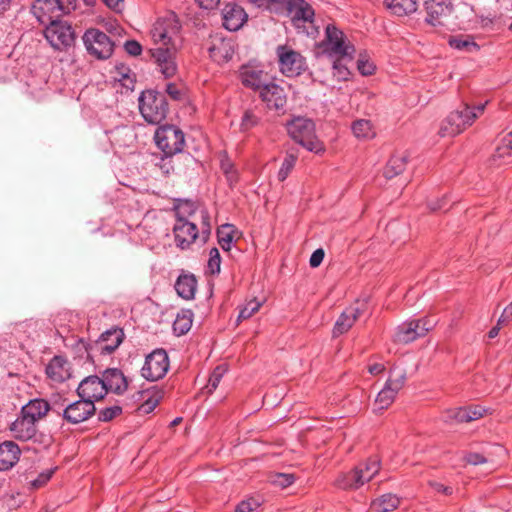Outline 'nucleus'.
<instances>
[{"instance_id": "nucleus-1", "label": "nucleus", "mask_w": 512, "mask_h": 512, "mask_svg": "<svg viewBox=\"0 0 512 512\" xmlns=\"http://www.w3.org/2000/svg\"><path fill=\"white\" fill-rule=\"evenodd\" d=\"M290 137L310 152L319 154L325 150L315 134V124L311 119L296 117L287 124Z\"/></svg>"}, {"instance_id": "nucleus-2", "label": "nucleus", "mask_w": 512, "mask_h": 512, "mask_svg": "<svg viewBox=\"0 0 512 512\" xmlns=\"http://www.w3.org/2000/svg\"><path fill=\"white\" fill-rule=\"evenodd\" d=\"M139 111L147 123L159 124L167 116L168 103L166 96L153 89L141 92L139 98Z\"/></svg>"}, {"instance_id": "nucleus-3", "label": "nucleus", "mask_w": 512, "mask_h": 512, "mask_svg": "<svg viewBox=\"0 0 512 512\" xmlns=\"http://www.w3.org/2000/svg\"><path fill=\"white\" fill-rule=\"evenodd\" d=\"M157 147L166 157L182 152L185 145L183 131L175 125H163L157 128L154 135Z\"/></svg>"}, {"instance_id": "nucleus-4", "label": "nucleus", "mask_w": 512, "mask_h": 512, "mask_svg": "<svg viewBox=\"0 0 512 512\" xmlns=\"http://www.w3.org/2000/svg\"><path fill=\"white\" fill-rule=\"evenodd\" d=\"M279 71L286 77H297L307 68L306 58L288 45H279L276 48Z\"/></svg>"}, {"instance_id": "nucleus-5", "label": "nucleus", "mask_w": 512, "mask_h": 512, "mask_svg": "<svg viewBox=\"0 0 512 512\" xmlns=\"http://www.w3.org/2000/svg\"><path fill=\"white\" fill-rule=\"evenodd\" d=\"M44 36L50 45L58 51H67L76 40L75 31L71 24L60 19L45 27Z\"/></svg>"}, {"instance_id": "nucleus-6", "label": "nucleus", "mask_w": 512, "mask_h": 512, "mask_svg": "<svg viewBox=\"0 0 512 512\" xmlns=\"http://www.w3.org/2000/svg\"><path fill=\"white\" fill-rule=\"evenodd\" d=\"M435 325L436 321L429 317L407 320L396 328L393 340L396 343H411L420 337H424Z\"/></svg>"}, {"instance_id": "nucleus-7", "label": "nucleus", "mask_w": 512, "mask_h": 512, "mask_svg": "<svg viewBox=\"0 0 512 512\" xmlns=\"http://www.w3.org/2000/svg\"><path fill=\"white\" fill-rule=\"evenodd\" d=\"M323 53L330 57L344 58L352 57L354 47L345 42L344 33L335 25L328 24L325 28V39L321 45Z\"/></svg>"}, {"instance_id": "nucleus-8", "label": "nucleus", "mask_w": 512, "mask_h": 512, "mask_svg": "<svg viewBox=\"0 0 512 512\" xmlns=\"http://www.w3.org/2000/svg\"><path fill=\"white\" fill-rule=\"evenodd\" d=\"M82 39L88 53L97 59H108L114 51L110 37L99 29L86 30Z\"/></svg>"}, {"instance_id": "nucleus-9", "label": "nucleus", "mask_w": 512, "mask_h": 512, "mask_svg": "<svg viewBox=\"0 0 512 512\" xmlns=\"http://www.w3.org/2000/svg\"><path fill=\"white\" fill-rule=\"evenodd\" d=\"M124 332L119 327H113L103 332L93 346L88 347L83 339L77 341V347L84 349L90 358V350H95L102 355L113 353L123 342Z\"/></svg>"}, {"instance_id": "nucleus-10", "label": "nucleus", "mask_w": 512, "mask_h": 512, "mask_svg": "<svg viewBox=\"0 0 512 512\" xmlns=\"http://www.w3.org/2000/svg\"><path fill=\"white\" fill-rule=\"evenodd\" d=\"M238 76L245 88L257 92L271 81V76L264 70L263 65L255 61L241 65Z\"/></svg>"}, {"instance_id": "nucleus-11", "label": "nucleus", "mask_w": 512, "mask_h": 512, "mask_svg": "<svg viewBox=\"0 0 512 512\" xmlns=\"http://www.w3.org/2000/svg\"><path fill=\"white\" fill-rule=\"evenodd\" d=\"M169 357L164 349H155L146 356L141 375L148 381L162 379L169 370Z\"/></svg>"}, {"instance_id": "nucleus-12", "label": "nucleus", "mask_w": 512, "mask_h": 512, "mask_svg": "<svg viewBox=\"0 0 512 512\" xmlns=\"http://www.w3.org/2000/svg\"><path fill=\"white\" fill-rule=\"evenodd\" d=\"M181 25L175 13H169L165 17L159 18L151 29V37L155 44L161 43L163 46L174 45L173 37L180 31Z\"/></svg>"}, {"instance_id": "nucleus-13", "label": "nucleus", "mask_w": 512, "mask_h": 512, "mask_svg": "<svg viewBox=\"0 0 512 512\" xmlns=\"http://www.w3.org/2000/svg\"><path fill=\"white\" fill-rule=\"evenodd\" d=\"M150 53L157 70L164 76V78L169 79L177 74V49L175 45L152 48L150 49Z\"/></svg>"}, {"instance_id": "nucleus-14", "label": "nucleus", "mask_w": 512, "mask_h": 512, "mask_svg": "<svg viewBox=\"0 0 512 512\" xmlns=\"http://www.w3.org/2000/svg\"><path fill=\"white\" fill-rule=\"evenodd\" d=\"M96 412L95 404L92 400L80 398L66 406L63 410V420L69 424H80L91 418Z\"/></svg>"}, {"instance_id": "nucleus-15", "label": "nucleus", "mask_w": 512, "mask_h": 512, "mask_svg": "<svg viewBox=\"0 0 512 512\" xmlns=\"http://www.w3.org/2000/svg\"><path fill=\"white\" fill-rule=\"evenodd\" d=\"M488 409L480 406H467L447 409L443 412L442 420L447 424L469 423L482 418Z\"/></svg>"}, {"instance_id": "nucleus-16", "label": "nucleus", "mask_w": 512, "mask_h": 512, "mask_svg": "<svg viewBox=\"0 0 512 512\" xmlns=\"http://www.w3.org/2000/svg\"><path fill=\"white\" fill-rule=\"evenodd\" d=\"M424 8L425 21L432 26H439L453 12V3L452 0H427Z\"/></svg>"}, {"instance_id": "nucleus-17", "label": "nucleus", "mask_w": 512, "mask_h": 512, "mask_svg": "<svg viewBox=\"0 0 512 512\" xmlns=\"http://www.w3.org/2000/svg\"><path fill=\"white\" fill-rule=\"evenodd\" d=\"M106 386L102 382V378L97 375H91L84 378L77 388V394L80 398L96 401L102 400L107 395Z\"/></svg>"}, {"instance_id": "nucleus-18", "label": "nucleus", "mask_w": 512, "mask_h": 512, "mask_svg": "<svg viewBox=\"0 0 512 512\" xmlns=\"http://www.w3.org/2000/svg\"><path fill=\"white\" fill-rule=\"evenodd\" d=\"M404 383L405 375L403 373L397 374L395 377L390 376L376 397L375 405L377 409H387L395 400L397 393L404 386Z\"/></svg>"}, {"instance_id": "nucleus-19", "label": "nucleus", "mask_w": 512, "mask_h": 512, "mask_svg": "<svg viewBox=\"0 0 512 512\" xmlns=\"http://www.w3.org/2000/svg\"><path fill=\"white\" fill-rule=\"evenodd\" d=\"M175 244L178 248L185 250L193 244L199 233L196 224L190 221L176 220L173 227Z\"/></svg>"}, {"instance_id": "nucleus-20", "label": "nucleus", "mask_w": 512, "mask_h": 512, "mask_svg": "<svg viewBox=\"0 0 512 512\" xmlns=\"http://www.w3.org/2000/svg\"><path fill=\"white\" fill-rule=\"evenodd\" d=\"M58 8L55 0H35L31 12L39 23L47 26L63 16Z\"/></svg>"}, {"instance_id": "nucleus-21", "label": "nucleus", "mask_w": 512, "mask_h": 512, "mask_svg": "<svg viewBox=\"0 0 512 512\" xmlns=\"http://www.w3.org/2000/svg\"><path fill=\"white\" fill-rule=\"evenodd\" d=\"M259 96L269 109L280 110L283 109L287 103L284 88L272 81L259 91Z\"/></svg>"}, {"instance_id": "nucleus-22", "label": "nucleus", "mask_w": 512, "mask_h": 512, "mask_svg": "<svg viewBox=\"0 0 512 512\" xmlns=\"http://www.w3.org/2000/svg\"><path fill=\"white\" fill-rule=\"evenodd\" d=\"M12 437L18 441L27 442L34 439L37 434V424L19 413L17 418L9 425Z\"/></svg>"}, {"instance_id": "nucleus-23", "label": "nucleus", "mask_w": 512, "mask_h": 512, "mask_svg": "<svg viewBox=\"0 0 512 512\" xmlns=\"http://www.w3.org/2000/svg\"><path fill=\"white\" fill-rule=\"evenodd\" d=\"M208 51L214 62L223 64L232 59L235 53V45L232 39L215 37Z\"/></svg>"}, {"instance_id": "nucleus-24", "label": "nucleus", "mask_w": 512, "mask_h": 512, "mask_svg": "<svg viewBox=\"0 0 512 512\" xmlns=\"http://www.w3.org/2000/svg\"><path fill=\"white\" fill-rule=\"evenodd\" d=\"M288 12L294 25L299 28L301 24L313 23L315 11L305 0H290Z\"/></svg>"}, {"instance_id": "nucleus-25", "label": "nucleus", "mask_w": 512, "mask_h": 512, "mask_svg": "<svg viewBox=\"0 0 512 512\" xmlns=\"http://www.w3.org/2000/svg\"><path fill=\"white\" fill-rule=\"evenodd\" d=\"M223 26L229 31L239 30L247 21L245 10L236 3H227L222 10Z\"/></svg>"}, {"instance_id": "nucleus-26", "label": "nucleus", "mask_w": 512, "mask_h": 512, "mask_svg": "<svg viewBox=\"0 0 512 512\" xmlns=\"http://www.w3.org/2000/svg\"><path fill=\"white\" fill-rule=\"evenodd\" d=\"M102 382L106 386L107 394L112 392L122 395L128 388V380L118 368H108L102 372Z\"/></svg>"}, {"instance_id": "nucleus-27", "label": "nucleus", "mask_w": 512, "mask_h": 512, "mask_svg": "<svg viewBox=\"0 0 512 512\" xmlns=\"http://www.w3.org/2000/svg\"><path fill=\"white\" fill-rule=\"evenodd\" d=\"M21 450L14 441L0 444V471L10 470L19 460Z\"/></svg>"}, {"instance_id": "nucleus-28", "label": "nucleus", "mask_w": 512, "mask_h": 512, "mask_svg": "<svg viewBox=\"0 0 512 512\" xmlns=\"http://www.w3.org/2000/svg\"><path fill=\"white\" fill-rule=\"evenodd\" d=\"M50 410V404L48 401L35 398L30 400L28 403L22 406L20 413L35 422L43 419Z\"/></svg>"}, {"instance_id": "nucleus-29", "label": "nucleus", "mask_w": 512, "mask_h": 512, "mask_svg": "<svg viewBox=\"0 0 512 512\" xmlns=\"http://www.w3.org/2000/svg\"><path fill=\"white\" fill-rule=\"evenodd\" d=\"M46 374L54 382H64L70 377L68 362L61 356H55L46 367Z\"/></svg>"}, {"instance_id": "nucleus-30", "label": "nucleus", "mask_w": 512, "mask_h": 512, "mask_svg": "<svg viewBox=\"0 0 512 512\" xmlns=\"http://www.w3.org/2000/svg\"><path fill=\"white\" fill-rule=\"evenodd\" d=\"M360 314L361 311L358 307L351 306L346 308L334 325L333 335L338 336L347 332L354 325Z\"/></svg>"}, {"instance_id": "nucleus-31", "label": "nucleus", "mask_w": 512, "mask_h": 512, "mask_svg": "<svg viewBox=\"0 0 512 512\" xmlns=\"http://www.w3.org/2000/svg\"><path fill=\"white\" fill-rule=\"evenodd\" d=\"M174 287L181 298L192 300L195 297L197 280L193 274H181L177 278Z\"/></svg>"}, {"instance_id": "nucleus-32", "label": "nucleus", "mask_w": 512, "mask_h": 512, "mask_svg": "<svg viewBox=\"0 0 512 512\" xmlns=\"http://www.w3.org/2000/svg\"><path fill=\"white\" fill-rule=\"evenodd\" d=\"M409 156L406 152L393 154L384 168V176L391 179L401 174L407 166Z\"/></svg>"}, {"instance_id": "nucleus-33", "label": "nucleus", "mask_w": 512, "mask_h": 512, "mask_svg": "<svg viewBox=\"0 0 512 512\" xmlns=\"http://www.w3.org/2000/svg\"><path fill=\"white\" fill-rule=\"evenodd\" d=\"M357 478L361 482V486L369 482L380 471V460L377 458H369L367 461L358 464L355 468Z\"/></svg>"}, {"instance_id": "nucleus-34", "label": "nucleus", "mask_w": 512, "mask_h": 512, "mask_svg": "<svg viewBox=\"0 0 512 512\" xmlns=\"http://www.w3.org/2000/svg\"><path fill=\"white\" fill-rule=\"evenodd\" d=\"M387 9L396 16H406L417 10L418 0H385Z\"/></svg>"}, {"instance_id": "nucleus-35", "label": "nucleus", "mask_w": 512, "mask_h": 512, "mask_svg": "<svg viewBox=\"0 0 512 512\" xmlns=\"http://www.w3.org/2000/svg\"><path fill=\"white\" fill-rule=\"evenodd\" d=\"M458 113H450L441 123L439 134L442 137H454L465 130L458 121Z\"/></svg>"}, {"instance_id": "nucleus-36", "label": "nucleus", "mask_w": 512, "mask_h": 512, "mask_svg": "<svg viewBox=\"0 0 512 512\" xmlns=\"http://www.w3.org/2000/svg\"><path fill=\"white\" fill-rule=\"evenodd\" d=\"M193 322V312L189 309L181 310L174 322H173V332L177 336L185 335L192 327Z\"/></svg>"}, {"instance_id": "nucleus-37", "label": "nucleus", "mask_w": 512, "mask_h": 512, "mask_svg": "<svg viewBox=\"0 0 512 512\" xmlns=\"http://www.w3.org/2000/svg\"><path fill=\"white\" fill-rule=\"evenodd\" d=\"M355 469L340 473L334 481L336 487L343 490H356L361 487V482L357 478Z\"/></svg>"}, {"instance_id": "nucleus-38", "label": "nucleus", "mask_w": 512, "mask_h": 512, "mask_svg": "<svg viewBox=\"0 0 512 512\" xmlns=\"http://www.w3.org/2000/svg\"><path fill=\"white\" fill-rule=\"evenodd\" d=\"M400 504V499L394 494H384L374 500L371 507L376 512H391Z\"/></svg>"}, {"instance_id": "nucleus-39", "label": "nucleus", "mask_w": 512, "mask_h": 512, "mask_svg": "<svg viewBox=\"0 0 512 512\" xmlns=\"http://www.w3.org/2000/svg\"><path fill=\"white\" fill-rule=\"evenodd\" d=\"M235 229L231 224H224L217 230L218 243L224 251H229L234 240Z\"/></svg>"}, {"instance_id": "nucleus-40", "label": "nucleus", "mask_w": 512, "mask_h": 512, "mask_svg": "<svg viewBox=\"0 0 512 512\" xmlns=\"http://www.w3.org/2000/svg\"><path fill=\"white\" fill-rule=\"evenodd\" d=\"M352 132L359 139H369L375 134L371 122L366 119L354 121L352 124Z\"/></svg>"}, {"instance_id": "nucleus-41", "label": "nucleus", "mask_w": 512, "mask_h": 512, "mask_svg": "<svg viewBox=\"0 0 512 512\" xmlns=\"http://www.w3.org/2000/svg\"><path fill=\"white\" fill-rule=\"evenodd\" d=\"M448 43L452 48L456 50H479V45L473 40L471 36L450 37Z\"/></svg>"}, {"instance_id": "nucleus-42", "label": "nucleus", "mask_w": 512, "mask_h": 512, "mask_svg": "<svg viewBox=\"0 0 512 512\" xmlns=\"http://www.w3.org/2000/svg\"><path fill=\"white\" fill-rule=\"evenodd\" d=\"M197 211V204L191 200H181L176 207V220L189 221Z\"/></svg>"}, {"instance_id": "nucleus-43", "label": "nucleus", "mask_w": 512, "mask_h": 512, "mask_svg": "<svg viewBox=\"0 0 512 512\" xmlns=\"http://www.w3.org/2000/svg\"><path fill=\"white\" fill-rule=\"evenodd\" d=\"M511 156L512 150H510L506 145L500 142V144L496 147L494 153L490 158L491 165L500 166L506 163L507 159H509Z\"/></svg>"}, {"instance_id": "nucleus-44", "label": "nucleus", "mask_w": 512, "mask_h": 512, "mask_svg": "<svg viewBox=\"0 0 512 512\" xmlns=\"http://www.w3.org/2000/svg\"><path fill=\"white\" fill-rule=\"evenodd\" d=\"M220 168H221L222 172L225 174L230 185L237 182V180H238L237 170L235 169L233 162L229 159V157L226 154H224L221 157Z\"/></svg>"}, {"instance_id": "nucleus-45", "label": "nucleus", "mask_w": 512, "mask_h": 512, "mask_svg": "<svg viewBox=\"0 0 512 512\" xmlns=\"http://www.w3.org/2000/svg\"><path fill=\"white\" fill-rule=\"evenodd\" d=\"M296 160H297V156L292 153H288L285 156V158L282 162V165L278 171V180L279 181L286 180V178L288 177V175L294 168Z\"/></svg>"}, {"instance_id": "nucleus-46", "label": "nucleus", "mask_w": 512, "mask_h": 512, "mask_svg": "<svg viewBox=\"0 0 512 512\" xmlns=\"http://www.w3.org/2000/svg\"><path fill=\"white\" fill-rule=\"evenodd\" d=\"M451 113H458V121L465 127L471 126L477 119V115L470 112V106L464 104L461 109L452 111Z\"/></svg>"}, {"instance_id": "nucleus-47", "label": "nucleus", "mask_w": 512, "mask_h": 512, "mask_svg": "<svg viewBox=\"0 0 512 512\" xmlns=\"http://www.w3.org/2000/svg\"><path fill=\"white\" fill-rule=\"evenodd\" d=\"M161 398V391H154L151 395L144 399L143 403L139 407V411L144 414L151 413L159 404Z\"/></svg>"}, {"instance_id": "nucleus-48", "label": "nucleus", "mask_w": 512, "mask_h": 512, "mask_svg": "<svg viewBox=\"0 0 512 512\" xmlns=\"http://www.w3.org/2000/svg\"><path fill=\"white\" fill-rule=\"evenodd\" d=\"M270 482L274 486L284 489L295 482V476L291 473H275L270 476Z\"/></svg>"}, {"instance_id": "nucleus-49", "label": "nucleus", "mask_w": 512, "mask_h": 512, "mask_svg": "<svg viewBox=\"0 0 512 512\" xmlns=\"http://www.w3.org/2000/svg\"><path fill=\"white\" fill-rule=\"evenodd\" d=\"M260 122V118L251 110H247L244 112L241 123L240 130L242 132H246L256 127Z\"/></svg>"}, {"instance_id": "nucleus-50", "label": "nucleus", "mask_w": 512, "mask_h": 512, "mask_svg": "<svg viewBox=\"0 0 512 512\" xmlns=\"http://www.w3.org/2000/svg\"><path fill=\"white\" fill-rule=\"evenodd\" d=\"M225 372L226 368L223 365H219L213 370L206 386L208 393H213L216 390Z\"/></svg>"}, {"instance_id": "nucleus-51", "label": "nucleus", "mask_w": 512, "mask_h": 512, "mask_svg": "<svg viewBox=\"0 0 512 512\" xmlns=\"http://www.w3.org/2000/svg\"><path fill=\"white\" fill-rule=\"evenodd\" d=\"M262 303L256 299L248 301L243 308H241L238 320H246L252 317L261 307Z\"/></svg>"}, {"instance_id": "nucleus-52", "label": "nucleus", "mask_w": 512, "mask_h": 512, "mask_svg": "<svg viewBox=\"0 0 512 512\" xmlns=\"http://www.w3.org/2000/svg\"><path fill=\"white\" fill-rule=\"evenodd\" d=\"M208 270L211 274H219L221 269V257L219 250L214 247L209 252V259L207 264Z\"/></svg>"}, {"instance_id": "nucleus-53", "label": "nucleus", "mask_w": 512, "mask_h": 512, "mask_svg": "<svg viewBox=\"0 0 512 512\" xmlns=\"http://www.w3.org/2000/svg\"><path fill=\"white\" fill-rule=\"evenodd\" d=\"M332 74L338 81L348 80L350 72L348 68L341 62V58H337L333 61Z\"/></svg>"}, {"instance_id": "nucleus-54", "label": "nucleus", "mask_w": 512, "mask_h": 512, "mask_svg": "<svg viewBox=\"0 0 512 512\" xmlns=\"http://www.w3.org/2000/svg\"><path fill=\"white\" fill-rule=\"evenodd\" d=\"M118 74V81L121 83V85L127 89L133 90L135 78L130 69L122 66L118 69Z\"/></svg>"}, {"instance_id": "nucleus-55", "label": "nucleus", "mask_w": 512, "mask_h": 512, "mask_svg": "<svg viewBox=\"0 0 512 512\" xmlns=\"http://www.w3.org/2000/svg\"><path fill=\"white\" fill-rule=\"evenodd\" d=\"M122 413V408L120 406H111L106 407L99 411L98 420L102 422H108L117 417Z\"/></svg>"}, {"instance_id": "nucleus-56", "label": "nucleus", "mask_w": 512, "mask_h": 512, "mask_svg": "<svg viewBox=\"0 0 512 512\" xmlns=\"http://www.w3.org/2000/svg\"><path fill=\"white\" fill-rule=\"evenodd\" d=\"M428 485L435 493L443 494L445 496H451L454 492V489L452 486L445 485L436 480H430L428 482Z\"/></svg>"}, {"instance_id": "nucleus-57", "label": "nucleus", "mask_w": 512, "mask_h": 512, "mask_svg": "<svg viewBox=\"0 0 512 512\" xmlns=\"http://www.w3.org/2000/svg\"><path fill=\"white\" fill-rule=\"evenodd\" d=\"M357 68L363 76L372 75L375 71V65L368 59L359 58L357 61Z\"/></svg>"}, {"instance_id": "nucleus-58", "label": "nucleus", "mask_w": 512, "mask_h": 512, "mask_svg": "<svg viewBox=\"0 0 512 512\" xmlns=\"http://www.w3.org/2000/svg\"><path fill=\"white\" fill-rule=\"evenodd\" d=\"M62 15H68L77 8L78 0H55Z\"/></svg>"}, {"instance_id": "nucleus-59", "label": "nucleus", "mask_w": 512, "mask_h": 512, "mask_svg": "<svg viewBox=\"0 0 512 512\" xmlns=\"http://www.w3.org/2000/svg\"><path fill=\"white\" fill-rule=\"evenodd\" d=\"M259 505L260 503L253 498L243 500L236 506L235 512H252L259 507Z\"/></svg>"}, {"instance_id": "nucleus-60", "label": "nucleus", "mask_w": 512, "mask_h": 512, "mask_svg": "<svg viewBox=\"0 0 512 512\" xmlns=\"http://www.w3.org/2000/svg\"><path fill=\"white\" fill-rule=\"evenodd\" d=\"M54 473L53 469L47 470L45 472H42L38 475V477L31 482V485L34 488H40L44 486L52 477Z\"/></svg>"}, {"instance_id": "nucleus-61", "label": "nucleus", "mask_w": 512, "mask_h": 512, "mask_svg": "<svg viewBox=\"0 0 512 512\" xmlns=\"http://www.w3.org/2000/svg\"><path fill=\"white\" fill-rule=\"evenodd\" d=\"M125 51L131 56H138L142 53V46L136 40H128L124 44Z\"/></svg>"}, {"instance_id": "nucleus-62", "label": "nucleus", "mask_w": 512, "mask_h": 512, "mask_svg": "<svg viewBox=\"0 0 512 512\" xmlns=\"http://www.w3.org/2000/svg\"><path fill=\"white\" fill-rule=\"evenodd\" d=\"M464 460L466 463L471 465H479L487 462V459L480 453L477 452H469L464 456Z\"/></svg>"}, {"instance_id": "nucleus-63", "label": "nucleus", "mask_w": 512, "mask_h": 512, "mask_svg": "<svg viewBox=\"0 0 512 512\" xmlns=\"http://www.w3.org/2000/svg\"><path fill=\"white\" fill-rule=\"evenodd\" d=\"M166 93L171 97L173 100H181L183 96L182 90L174 83H168L166 85Z\"/></svg>"}, {"instance_id": "nucleus-64", "label": "nucleus", "mask_w": 512, "mask_h": 512, "mask_svg": "<svg viewBox=\"0 0 512 512\" xmlns=\"http://www.w3.org/2000/svg\"><path fill=\"white\" fill-rule=\"evenodd\" d=\"M324 256H325V253H324L323 249H321V248L316 249L310 257V260H309L310 266L312 268L318 267L322 263Z\"/></svg>"}]
</instances>
